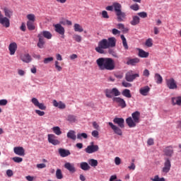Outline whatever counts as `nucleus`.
I'll return each mask as SVG.
<instances>
[{"instance_id": "37", "label": "nucleus", "mask_w": 181, "mask_h": 181, "mask_svg": "<svg viewBox=\"0 0 181 181\" xmlns=\"http://www.w3.org/2000/svg\"><path fill=\"white\" fill-rule=\"evenodd\" d=\"M88 164L92 166V168H96V166H98V160L90 158L88 160Z\"/></svg>"}, {"instance_id": "49", "label": "nucleus", "mask_w": 181, "mask_h": 181, "mask_svg": "<svg viewBox=\"0 0 181 181\" xmlns=\"http://www.w3.org/2000/svg\"><path fill=\"white\" fill-rule=\"evenodd\" d=\"M152 181H166L165 177H159V175H155L153 179H151Z\"/></svg>"}, {"instance_id": "24", "label": "nucleus", "mask_w": 181, "mask_h": 181, "mask_svg": "<svg viewBox=\"0 0 181 181\" xmlns=\"http://www.w3.org/2000/svg\"><path fill=\"white\" fill-rule=\"evenodd\" d=\"M60 156H62V158H66L69 156H70L71 153L69 150H66L64 148H59L58 151Z\"/></svg>"}, {"instance_id": "50", "label": "nucleus", "mask_w": 181, "mask_h": 181, "mask_svg": "<svg viewBox=\"0 0 181 181\" xmlns=\"http://www.w3.org/2000/svg\"><path fill=\"white\" fill-rule=\"evenodd\" d=\"M130 9H132V11H139V5H138V4H134L130 6Z\"/></svg>"}, {"instance_id": "56", "label": "nucleus", "mask_w": 181, "mask_h": 181, "mask_svg": "<svg viewBox=\"0 0 181 181\" xmlns=\"http://www.w3.org/2000/svg\"><path fill=\"white\" fill-rule=\"evenodd\" d=\"M102 16L105 19H108V18H110V16H108V13L105 11H102Z\"/></svg>"}, {"instance_id": "60", "label": "nucleus", "mask_w": 181, "mask_h": 181, "mask_svg": "<svg viewBox=\"0 0 181 181\" xmlns=\"http://www.w3.org/2000/svg\"><path fill=\"white\" fill-rule=\"evenodd\" d=\"M115 163L117 165H121V158H119V157H116L115 158Z\"/></svg>"}, {"instance_id": "43", "label": "nucleus", "mask_w": 181, "mask_h": 181, "mask_svg": "<svg viewBox=\"0 0 181 181\" xmlns=\"http://www.w3.org/2000/svg\"><path fill=\"white\" fill-rule=\"evenodd\" d=\"M54 134H55V135H62V130L60 129L59 127H54L52 128Z\"/></svg>"}, {"instance_id": "55", "label": "nucleus", "mask_w": 181, "mask_h": 181, "mask_svg": "<svg viewBox=\"0 0 181 181\" xmlns=\"http://www.w3.org/2000/svg\"><path fill=\"white\" fill-rule=\"evenodd\" d=\"M20 30L22 32H26V24L25 23H22L20 27Z\"/></svg>"}, {"instance_id": "33", "label": "nucleus", "mask_w": 181, "mask_h": 181, "mask_svg": "<svg viewBox=\"0 0 181 181\" xmlns=\"http://www.w3.org/2000/svg\"><path fill=\"white\" fill-rule=\"evenodd\" d=\"M113 9L115 12V13H117L118 12H121L122 9V6L119 3H113Z\"/></svg>"}, {"instance_id": "45", "label": "nucleus", "mask_w": 181, "mask_h": 181, "mask_svg": "<svg viewBox=\"0 0 181 181\" xmlns=\"http://www.w3.org/2000/svg\"><path fill=\"white\" fill-rule=\"evenodd\" d=\"M87 139L88 138V136L86 133H78L77 134V139Z\"/></svg>"}, {"instance_id": "30", "label": "nucleus", "mask_w": 181, "mask_h": 181, "mask_svg": "<svg viewBox=\"0 0 181 181\" xmlns=\"http://www.w3.org/2000/svg\"><path fill=\"white\" fill-rule=\"evenodd\" d=\"M66 136L69 138V139H72V141H76L77 138V136H76V132L74 130H69L67 132Z\"/></svg>"}, {"instance_id": "3", "label": "nucleus", "mask_w": 181, "mask_h": 181, "mask_svg": "<svg viewBox=\"0 0 181 181\" xmlns=\"http://www.w3.org/2000/svg\"><path fill=\"white\" fill-rule=\"evenodd\" d=\"M114 124H117V125L114 124L112 122H109L107 124L110 127L111 129H112L113 132L116 134V135H119V136H122V130L121 128L125 127V120L122 117H115L113 119Z\"/></svg>"}, {"instance_id": "25", "label": "nucleus", "mask_w": 181, "mask_h": 181, "mask_svg": "<svg viewBox=\"0 0 181 181\" xmlns=\"http://www.w3.org/2000/svg\"><path fill=\"white\" fill-rule=\"evenodd\" d=\"M38 36H41V37H45V39L50 40L52 37V33L50 31H42L40 34H38Z\"/></svg>"}, {"instance_id": "17", "label": "nucleus", "mask_w": 181, "mask_h": 181, "mask_svg": "<svg viewBox=\"0 0 181 181\" xmlns=\"http://www.w3.org/2000/svg\"><path fill=\"white\" fill-rule=\"evenodd\" d=\"M116 16H117V22H124L125 19H127V14L125 12L119 11L117 13H115Z\"/></svg>"}, {"instance_id": "31", "label": "nucleus", "mask_w": 181, "mask_h": 181, "mask_svg": "<svg viewBox=\"0 0 181 181\" xmlns=\"http://www.w3.org/2000/svg\"><path fill=\"white\" fill-rule=\"evenodd\" d=\"M66 121H68L69 124H75V122H77V117L73 115H69L66 117Z\"/></svg>"}, {"instance_id": "63", "label": "nucleus", "mask_w": 181, "mask_h": 181, "mask_svg": "<svg viewBox=\"0 0 181 181\" xmlns=\"http://www.w3.org/2000/svg\"><path fill=\"white\" fill-rule=\"evenodd\" d=\"M37 169H45V168H46V164L45 163L37 164Z\"/></svg>"}, {"instance_id": "8", "label": "nucleus", "mask_w": 181, "mask_h": 181, "mask_svg": "<svg viewBox=\"0 0 181 181\" xmlns=\"http://www.w3.org/2000/svg\"><path fill=\"white\" fill-rule=\"evenodd\" d=\"M0 23L4 28H9L11 26V21L7 17L4 16L2 11H0Z\"/></svg>"}, {"instance_id": "61", "label": "nucleus", "mask_w": 181, "mask_h": 181, "mask_svg": "<svg viewBox=\"0 0 181 181\" xmlns=\"http://www.w3.org/2000/svg\"><path fill=\"white\" fill-rule=\"evenodd\" d=\"M151 74L149 73V70L148 69H144V71H143V76H144V77H149V75Z\"/></svg>"}, {"instance_id": "4", "label": "nucleus", "mask_w": 181, "mask_h": 181, "mask_svg": "<svg viewBox=\"0 0 181 181\" xmlns=\"http://www.w3.org/2000/svg\"><path fill=\"white\" fill-rule=\"evenodd\" d=\"M27 19V28L28 30H35V21H36V16L33 13L28 14L26 16Z\"/></svg>"}, {"instance_id": "51", "label": "nucleus", "mask_w": 181, "mask_h": 181, "mask_svg": "<svg viewBox=\"0 0 181 181\" xmlns=\"http://www.w3.org/2000/svg\"><path fill=\"white\" fill-rule=\"evenodd\" d=\"M137 15L138 16H140V18H148V13H146V12L145 11L138 13Z\"/></svg>"}, {"instance_id": "40", "label": "nucleus", "mask_w": 181, "mask_h": 181, "mask_svg": "<svg viewBox=\"0 0 181 181\" xmlns=\"http://www.w3.org/2000/svg\"><path fill=\"white\" fill-rule=\"evenodd\" d=\"M120 37L122 40L123 47L125 49V50H128V49H129V47H128V42H127V38H125V36H124V35H122Z\"/></svg>"}, {"instance_id": "54", "label": "nucleus", "mask_w": 181, "mask_h": 181, "mask_svg": "<svg viewBox=\"0 0 181 181\" xmlns=\"http://www.w3.org/2000/svg\"><path fill=\"white\" fill-rule=\"evenodd\" d=\"M35 114L39 115V117H43V115H45V112L39 110H35Z\"/></svg>"}, {"instance_id": "18", "label": "nucleus", "mask_w": 181, "mask_h": 181, "mask_svg": "<svg viewBox=\"0 0 181 181\" xmlns=\"http://www.w3.org/2000/svg\"><path fill=\"white\" fill-rule=\"evenodd\" d=\"M13 152L18 156H25V148H23L22 146L14 147Z\"/></svg>"}, {"instance_id": "5", "label": "nucleus", "mask_w": 181, "mask_h": 181, "mask_svg": "<svg viewBox=\"0 0 181 181\" xmlns=\"http://www.w3.org/2000/svg\"><path fill=\"white\" fill-rule=\"evenodd\" d=\"M104 93L107 98H112L113 97L121 95V92L117 88H113L112 89L107 88L104 90Z\"/></svg>"}, {"instance_id": "12", "label": "nucleus", "mask_w": 181, "mask_h": 181, "mask_svg": "<svg viewBox=\"0 0 181 181\" xmlns=\"http://www.w3.org/2000/svg\"><path fill=\"white\" fill-rule=\"evenodd\" d=\"M165 83L170 90H176L177 88V83H176V81L173 78L166 79Z\"/></svg>"}, {"instance_id": "64", "label": "nucleus", "mask_w": 181, "mask_h": 181, "mask_svg": "<svg viewBox=\"0 0 181 181\" xmlns=\"http://www.w3.org/2000/svg\"><path fill=\"white\" fill-rule=\"evenodd\" d=\"M112 35H119V33H121V31L117 30V28H113L112 30Z\"/></svg>"}, {"instance_id": "39", "label": "nucleus", "mask_w": 181, "mask_h": 181, "mask_svg": "<svg viewBox=\"0 0 181 181\" xmlns=\"http://www.w3.org/2000/svg\"><path fill=\"white\" fill-rule=\"evenodd\" d=\"M154 78L157 84H162V82L163 81V78H162V76H160V74H156Z\"/></svg>"}, {"instance_id": "20", "label": "nucleus", "mask_w": 181, "mask_h": 181, "mask_svg": "<svg viewBox=\"0 0 181 181\" xmlns=\"http://www.w3.org/2000/svg\"><path fill=\"white\" fill-rule=\"evenodd\" d=\"M54 107L59 108V110H64L66 108V104L62 101L57 102V100H54L52 101Z\"/></svg>"}, {"instance_id": "52", "label": "nucleus", "mask_w": 181, "mask_h": 181, "mask_svg": "<svg viewBox=\"0 0 181 181\" xmlns=\"http://www.w3.org/2000/svg\"><path fill=\"white\" fill-rule=\"evenodd\" d=\"M59 64V63L58 62V61H55V62H54L55 69H57V71H62V68Z\"/></svg>"}, {"instance_id": "19", "label": "nucleus", "mask_w": 181, "mask_h": 181, "mask_svg": "<svg viewBox=\"0 0 181 181\" xmlns=\"http://www.w3.org/2000/svg\"><path fill=\"white\" fill-rule=\"evenodd\" d=\"M20 59L23 63H30L32 62V57L29 54H21Z\"/></svg>"}, {"instance_id": "1", "label": "nucleus", "mask_w": 181, "mask_h": 181, "mask_svg": "<svg viewBox=\"0 0 181 181\" xmlns=\"http://www.w3.org/2000/svg\"><path fill=\"white\" fill-rule=\"evenodd\" d=\"M117 45V39L114 37L103 39L98 42V46L95 47V51L100 54L105 53V49H110V47H115Z\"/></svg>"}, {"instance_id": "9", "label": "nucleus", "mask_w": 181, "mask_h": 181, "mask_svg": "<svg viewBox=\"0 0 181 181\" xmlns=\"http://www.w3.org/2000/svg\"><path fill=\"white\" fill-rule=\"evenodd\" d=\"M98 149H100L98 145H94V142H91L90 145L88 146L85 149V152H86V153H94L98 152Z\"/></svg>"}, {"instance_id": "2", "label": "nucleus", "mask_w": 181, "mask_h": 181, "mask_svg": "<svg viewBox=\"0 0 181 181\" xmlns=\"http://www.w3.org/2000/svg\"><path fill=\"white\" fill-rule=\"evenodd\" d=\"M96 64L100 70H114L115 62L112 58L100 57L96 60Z\"/></svg>"}, {"instance_id": "48", "label": "nucleus", "mask_w": 181, "mask_h": 181, "mask_svg": "<svg viewBox=\"0 0 181 181\" xmlns=\"http://www.w3.org/2000/svg\"><path fill=\"white\" fill-rule=\"evenodd\" d=\"M12 160H13V162H15L16 163H21L23 161V158L21 157H13L12 158Z\"/></svg>"}, {"instance_id": "23", "label": "nucleus", "mask_w": 181, "mask_h": 181, "mask_svg": "<svg viewBox=\"0 0 181 181\" xmlns=\"http://www.w3.org/2000/svg\"><path fill=\"white\" fill-rule=\"evenodd\" d=\"M126 124H127L129 128H135L136 127V124L138 123L130 117L126 119Z\"/></svg>"}, {"instance_id": "15", "label": "nucleus", "mask_w": 181, "mask_h": 181, "mask_svg": "<svg viewBox=\"0 0 181 181\" xmlns=\"http://www.w3.org/2000/svg\"><path fill=\"white\" fill-rule=\"evenodd\" d=\"M3 12L4 13V17L11 19L13 16V10L8 7L3 8Z\"/></svg>"}, {"instance_id": "36", "label": "nucleus", "mask_w": 181, "mask_h": 181, "mask_svg": "<svg viewBox=\"0 0 181 181\" xmlns=\"http://www.w3.org/2000/svg\"><path fill=\"white\" fill-rule=\"evenodd\" d=\"M74 29L75 32H79V33H81V32L84 31V29L83 28V26H81L78 23H75L74 25Z\"/></svg>"}, {"instance_id": "11", "label": "nucleus", "mask_w": 181, "mask_h": 181, "mask_svg": "<svg viewBox=\"0 0 181 181\" xmlns=\"http://www.w3.org/2000/svg\"><path fill=\"white\" fill-rule=\"evenodd\" d=\"M138 77H139V74H134V71H128L125 75L126 81L130 83Z\"/></svg>"}, {"instance_id": "62", "label": "nucleus", "mask_w": 181, "mask_h": 181, "mask_svg": "<svg viewBox=\"0 0 181 181\" xmlns=\"http://www.w3.org/2000/svg\"><path fill=\"white\" fill-rule=\"evenodd\" d=\"M98 135H99L98 131L94 130L92 132V136H93V138H98Z\"/></svg>"}, {"instance_id": "10", "label": "nucleus", "mask_w": 181, "mask_h": 181, "mask_svg": "<svg viewBox=\"0 0 181 181\" xmlns=\"http://www.w3.org/2000/svg\"><path fill=\"white\" fill-rule=\"evenodd\" d=\"M112 101L113 103L117 104L120 108H125L127 107V102H125V100L122 99V98L113 97Z\"/></svg>"}, {"instance_id": "44", "label": "nucleus", "mask_w": 181, "mask_h": 181, "mask_svg": "<svg viewBox=\"0 0 181 181\" xmlns=\"http://www.w3.org/2000/svg\"><path fill=\"white\" fill-rule=\"evenodd\" d=\"M145 45L147 47H152V46H153V40H152V38H148L146 40Z\"/></svg>"}, {"instance_id": "57", "label": "nucleus", "mask_w": 181, "mask_h": 181, "mask_svg": "<svg viewBox=\"0 0 181 181\" xmlns=\"http://www.w3.org/2000/svg\"><path fill=\"white\" fill-rule=\"evenodd\" d=\"M123 87H126V88H129V87H132V84L127 82V81H123L122 83Z\"/></svg>"}, {"instance_id": "6", "label": "nucleus", "mask_w": 181, "mask_h": 181, "mask_svg": "<svg viewBox=\"0 0 181 181\" xmlns=\"http://www.w3.org/2000/svg\"><path fill=\"white\" fill-rule=\"evenodd\" d=\"M53 27L54 29V31L60 35V39H64L66 36L64 35V33H66V30L64 29V27L60 23L53 24Z\"/></svg>"}, {"instance_id": "27", "label": "nucleus", "mask_w": 181, "mask_h": 181, "mask_svg": "<svg viewBox=\"0 0 181 181\" xmlns=\"http://www.w3.org/2000/svg\"><path fill=\"white\" fill-rule=\"evenodd\" d=\"M139 22H141V18L138 16H133L132 20L130 21V25L132 26H136V25H139Z\"/></svg>"}, {"instance_id": "38", "label": "nucleus", "mask_w": 181, "mask_h": 181, "mask_svg": "<svg viewBox=\"0 0 181 181\" xmlns=\"http://www.w3.org/2000/svg\"><path fill=\"white\" fill-rule=\"evenodd\" d=\"M122 95L124 97H126V98H131L132 97V95L131 94V90L129 89H124L122 92Z\"/></svg>"}, {"instance_id": "35", "label": "nucleus", "mask_w": 181, "mask_h": 181, "mask_svg": "<svg viewBox=\"0 0 181 181\" xmlns=\"http://www.w3.org/2000/svg\"><path fill=\"white\" fill-rule=\"evenodd\" d=\"M80 168L82 169V170H90L91 169V167L90 165H88L86 162H82L80 163Z\"/></svg>"}, {"instance_id": "53", "label": "nucleus", "mask_w": 181, "mask_h": 181, "mask_svg": "<svg viewBox=\"0 0 181 181\" xmlns=\"http://www.w3.org/2000/svg\"><path fill=\"white\" fill-rule=\"evenodd\" d=\"M50 62H53V57H52L45 58V59H44V64H47L50 63Z\"/></svg>"}, {"instance_id": "58", "label": "nucleus", "mask_w": 181, "mask_h": 181, "mask_svg": "<svg viewBox=\"0 0 181 181\" xmlns=\"http://www.w3.org/2000/svg\"><path fill=\"white\" fill-rule=\"evenodd\" d=\"M18 76H23L26 74V72L23 69H18Z\"/></svg>"}, {"instance_id": "46", "label": "nucleus", "mask_w": 181, "mask_h": 181, "mask_svg": "<svg viewBox=\"0 0 181 181\" xmlns=\"http://www.w3.org/2000/svg\"><path fill=\"white\" fill-rule=\"evenodd\" d=\"M73 39L74 40H75V42H77L78 43L81 42L82 40V37H81V35H78L77 34H74L73 35Z\"/></svg>"}, {"instance_id": "47", "label": "nucleus", "mask_w": 181, "mask_h": 181, "mask_svg": "<svg viewBox=\"0 0 181 181\" xmlns=\"http://www.w3.org/2000/svg\"><path fill=\"white\" fill-rule=\"evenodd\" d=\"M118 29L123 30V32H128V28H125V25L122 23L117 24Z\"/></svg>"}, {"instance_id": "29", "label": "nucleus", "mask_w": 181, "mask_h": 181, "mask_svg": "<svg viewBox=\"0 0 181 181\" xmlns=\"http://www.w3.org/2000/svg\"><path fill=\"white\" fill-rule=\"evenodd\" d=\"M164 155L165 156H172L173 155V148L172 146H167L164 150H163Z\"/></svg>"}, {"instance_id": "7", "label": "nucleus", "mask_w": 181, "mask_h": 181, "mask_svg": "<svg viewBox=\"0 0 181 181\" xmlns=\"http://www.w3.org/2000/svg\"><path fill=\"white\" fill-rule=\"evenodd\" d=\"M170 168H172V163H170V160L169 158H165L164 165L161 170L162 173H169L170 172Z\"/></svg>"}, {"instance_id": "42", "label": "nucleus", "mask_w": 181, "mask_h": 181, "mask_svg": "<svg viewBox=\"0 0 181 181\" xmlns=\"http://www.w3.org/2000/svg\"><path fill=\"white\" fill-rule=\"evenodd\" d=\"M56 177L59 180H62L63 179V173L62 172V170L60 168L57 169L56 171Z\"/></svg>"}, {"instance_id": "41", "label": "nucleus", "mask_w": 181, "mask_h": 181, "mask_svg": "<svg viewBox=\"0 0 181 181\" xmlns=\"http://www.w3.org/2000/svg\"><path fill=\"white\" fill-rule=\"evenodd\" d=\"M139 112H134L132 113V117L134 121V122H136L137 124L139 122Z\"/></svg>"}, {"instance_id": "26", "label": "nucleus", "mask_w": 181, "mask_h": 181, "mask_svg": "<svg viewBox=\"0 0 181 181\" xmlns=\"http://www.w3.org/2000/svg\"><path fill=\"white\" fill-rule=\"evenodd\" d=\"M38 37V42L37 44V47H39V49H43V47H45V37L40 36V35H37Z\"/></svg>"}, {"instance_id": "16", "label": "nucleus", "mask_w": 181, "mask_h": 181, "mask_svg": "<svg viewBox=\"0 0 181 181\" xmlns=\"http://www.w3.org/2000/svg\"><path fill=\"white\" fill-rule=\"evenodd\" d=\"M8 50L11 56H13V54L16 53V50H18V44L15 42L10 43L8 45Z\"/></svg>"}, {"instance_id": "21", "label": "nucleus", "mask_w": 181, "mask_h": 181, "mask_svg": "<svg viewBox=\"0 0 181 181\" xmlns=\"http://www.w3.org/2000/svg\"><path fill=\"white\" fill-rule=\"evenodd\" d=\"M64 168L71 173H74L76 170V167H74V164L71 163H65Z\"/></svg>"}, {"instance_id": "34", "label": "nucleus", "mask_w": 181, "mask_h": 181, "mask_svg": "<svg viewBox=\"0 0 181 181\" xmlns=\"http://www.w3.org/2000/svg\"><path fill=\"white\" fill-rule=\"evenodd\" d=\"M171 101L173 105H181V96L172 98Z\"/></svg>"}, {"instance_id": "32", "label": "nucleus", "mask_w": 181, "mask_h": 181, "mask_svg": "<svg viewBox=\"0 0 181 181\" xmlns=\"http://www.w3.org/2000/svg\"><path fill=\"white\" fill-rule=\"evenodd\" d=\"M138 50H139V54H138L139 57L146 58L149 57V52H145L142 49H138Z\"/></svg>"}, {"instance_id": "28", "label": "nucleus", "mask_w": 181, "mask_h": 181, "mask_svg": "<svg viewBox=\"0 0 181 181\" xmlns=\"http://www.w3.org/2000/svg\"><path fill=\"white\" fill-rule=\"evenodd\" d=\"M140 59L139 58L129 59L127 62L128 66H136L139 63Z\"/></svg>"}, {"instance_id": "14", "label": "nucleus", "mask_w": 181, "mask_h": 181, "mask_svg": "<svg viewBox=\"0 0 181 181\" xmlns=\"http://www.w3.org/2000/svg\"><path fill=\"white\" fill-rule=\"evenodd\" d=\"M47 138H48V142L49 144H52V145L56 146V145L60 144V141L57 140L54 134H49L47 135Z\"/></svg>"}, {"instance_id": "22", "label": "nucleus", "mask_w": 181, "mask_h": 181, "mask_svg": "<svg viewBox=\"0 0 181 181\" xmlns=\"http://www.w3.org/2000/svg\"><path fill=\"white\" fill-rule=\"evenodd\" d=\"M151 91V88L149 86H146L144 87H142L139 89V93L141 95H144V97H146L148 94H149V92Z\"/></svg>"}, {"instance_id": "13", "label": "nucleus", "mask_w": 181, "mask_h": 181, "mask_svg": "<svg viewBox=\"0 0 181 181\" xmlns=\"http://www.w3.org/2000/svg\"><path fill=\"white\" fill-rule=\"evenodd\" d=\"M31 103L33 104V105H35V107H37V108H39L40 110H42L43 111L46 110V105H45V103H39V100H37V98H33L31 99Z\"/></svg>"}, {"instance_id": "59", "label": "nucleus", "mask_w": 181, "mask_h": 181, "mask_svg": "<svg viewBox=\"0 0 181 181\" xmlns=\"http://www.w3.org/2000/svg\"><path fill=\"white\" fill-rule=\"evenodd\" d=\"M6 104H8V100L6 99L0 100V105L1 106L6 105Z\"/></svg>"}]
</instances>
